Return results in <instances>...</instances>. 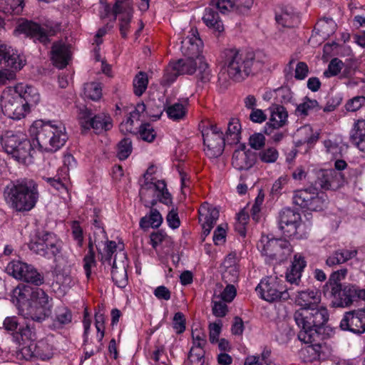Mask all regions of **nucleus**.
<instances>
[{
  "instance_id": "obj_55",
  "label": "nucleus",
  "mask_w": 365,
  "mask_h": 365,
  "mask_svg": "<svg viewBox=\"0 0 365 365\" xmlns=\"http://www.w3.org/2000/svg\"><path fill=\"white\" fill-rule=\"evenodd\" d=\"M138 133L140 138L148 143L153 142L156 137V132L150 123L142 124Z\"/></svg>"
},
{
  "instance_id": "obj_34",
  "label": "nucleus",
  "mask_w": 365,
  "mask_h": 365,
  "mask_svg": "<svg viewBox=\"0 0 365 365\" xmlns=\"http://www.w3.org/2000/svg\"><path fill=\"white\" fill-rule=\"evenodd\" d=\"M204 24L212 31L213 33L220 35L224 30V24L218 13L212 8H206L202 18Z\"/></svg>"
},
{
  "instance_id": "obj_30",
  "label": "nucleus",
  "mask_w": 365,
  "mask_h": 365,
  "mask_svg": "<svg viewBox=\"0 0 365 365\" xmlns=\"http://www.w3.org/2000/svg\"><path fill=\"white\" fill-rule=\"evenodd\" d=\"M306 265L307 262L304 257L299 254L294 255L292 265L286 274L287 280L291 284H299Z\"/></svg>"
},
{
  "instance_id": "obj_38",
  "label": "nucleus",
  "mask_w": 365,
  "mask_h": 365,
  "mask_svg": "<svg viewBox=\"0 0 365 365\" xmlns=\"http://www.w3.org/2000/svg\"><path fill=\"white\" fill-rule=\"evenodd\" d=\"M199 220L203 224L214 226L219 218V211L207 202L202 204L199 209Z\"/></svg>"
},
{
  "instance_id": "obj_13",
  "label": "nucleus",
  "mask_w": 365,
  "mask_h": 365,
  "mask_svg": "<svg viewBox=\"0 0 365 365\" xmlns=\"http://www.w3.org/2000/svg\"><path fill=\"white\" fill-rule=\"evenodd\" d=\"M255 290L262 299L269 302L287 300L290 297L289 289L285 288L277 277L262 279Z\"/></svg>"
},
{
  "instance_id": "obj_5",
  "label": "nucleus",
  "mask_w": 365,
  "mask_h": 365,
  "mask_svg": "<svg viewBox=\"0 0 365 365\" xmlns=\"http://www.w3.org/2000/svg\"><path fill=\"white\" fill-rule=\"evenodd\" d=\"M202 46V41L199 37L197 29L192 28L190 34L181 41V51L187 57L173 62V68H176L180 75H191L195 73L198 63L197 58L200 56Z\"/></svg>"
},
{
  "instance_id": "obj_31",
  "label": "nucleus",
  "mask_w": 365,
  "mask_h": 365,
  "mask_svg": "<svg viewBox=\"0 0 365 365\" xmlns=\"http://www.w3.org/2000/svg\"><path fill=\"white\" fill-rule=\"evenodd\" d=\"M72 318V312L68 308L64 306L58 307L52 317L50 328L53 330L61 329L71 323Z\"/></svg>"
},
{
  "instance_id": "obj_47",
  "label": "nucleus",
  "mask_w": 365,
  "mask_h": 365,
  "mask_svg": "<svg viewBox=\"0 0 365 365\" xmlns=\"http://www.w3.org/2000/svg\"><path fill=\"white\" fill-rule=\"evenodd\" d=\"M205 350L199 348H191L185 365H204Z\"/></svg>"
},
{
  "instance_id": "obj_44",
  "label": "nucleus",
  "mask_w": 365,
  "mask_h": 365,
  "mask_svg": "<svg viewBox=\"0 0 365 365\" xmlns=\"http://www.w3.org/2000/svg\"><path fill=\"white\" fill-rule=\"evenodd\" d=\"M44 180L58 191L67 190L69 174L66 172L64 175L58 172V174L55 177L44 178Z\"/></svg>"
},
{
  "instance_id": "obj_10",
  "label": "nucleus",
  "mask_w": 365,
  "mask_h": 365,
  "mask_svg": "<svg viewBox=\"0 0 365 365\" xmlns=\"http://www.w3.org/2000/svg\"><path fill=\"white\" fill-rule=\"evenodd\" d=\"M59 25L53 21H46L39 24L31 21H25L19 24L17 31L43 45L50 43V38L59 31Z\"/></svg>"
},
{
  "instance_id": "obj_37",
  "label": "nucleus",
  "mask_w": 365,
  "mask_h": 365,
  "mask_svg": "<svg viewBox=\"0 0 365 365\" xmlns=\"http://www.w3.org/2000/svg\"><path fill=\"white\" fill-rule=\"evenodd\" d=\"M319 133L318 131H314L312 127L309 125H304L299 128L296 133L297 143L300 145L307 144L312 145L319 139Z\"/></svg>"
},
{
  "instance_id": "obj_60",
  "label": "nucleus",
  "mask_w": 365,
  "mask_h": 365,
  "mask_svg": "<svg viewBox=\"0 0 365 365\" xmlns=\"http://www.w3.org/2000/svg\"><path fill=\"white\" fill-rule=\"evenodd\" d=\"M342 66L343 62L341 60L334 58L329 62L328 68L324 72V76L327 78L335 76L340 73Z\"/></svg>"
},
{
  "instance_id": "obj_33",
  "label": "nucleus",
  "mask_w": 365,
  "mask_h": 365,
  "mask_svg": "<svg viewBox=\"0 0 365 365\" xmlns=\"http://www.w3.org/2000/svg\"><path fill=\"white\" fill-rule=\"evenodd\" d=\"M295 302L303 309H310L319 304L321 302V294L315 289L299 292Z\"/></svg>"
},
{
  "instance_id": "obj_28",
  "label": "nucleus",
  "mask_w": 365,
  "mask_h": 365,
  "mask_svg": "<svg viewBox=\"0 0 365 365\" xmlns=\"http://www.w3.org/2000/svg\"><path fill=\"white\" fill-rule=\"evenodd\" d=\"M13 87L20 94L29 111L31 107L36 106L39 103L41 97L36 88L22 83H17Z\"/></svg>"
},
{
  "instance_id": "obj_32",
  "label": "nucleus",
  "mask_w": 365,
  "mask_h": 365,
  "mask_svg": "<svg viewBox=\"0 0 365 365\" xmlns=\"http://www.w3.org/2000/svg\"><path fill=\"white\" fill-rule=\"evenodd\" d=\"M357 255V250L338 249L334 251L326 259V264L329 267H334L346 263Z\"/></svg>"
},
{
  "instance_id": "obj_27",
  "label": "nucleus",
  "mask_w": 365,
  "mask_h": 365,
  "mask_svg": "<svg viewBox=\"0 0 365 365\" xmlns=\"http://www.w3.org/2000/svg\"><path fill=\"white\" fill-rule=\"evenodd\" d=\"M22 354L28 357H38L43 360L48 359L51 355V346L45 339L37 342L30 341L29 345L21 349Z\"/></svg>"
},
{
  "instance_id": "obj_21",
  "label": "nucleus",
  "mask_w": 365,
  "mask_h": 365,
  "mask_svg": "<svg viewBox=\"0 0 365 365\" xmlns=\"http://www.w3.org/2000/svg\"><path fill=\"white\" fill-rule=\"evenodd\" d=\"M343 330L361 334L365 332V309H358L346 312L340 322Z\"/></svg>"
},
{
  "instance_id": "obj_17",
  "label": "nucleus",
  "mask_w": 365,
  "mask_h": 365,
  "mask_svg": "<svg viewBox=\"0 0 365 365\" xmlns=\"http://www.w3.org/2000/svg\"><path fill=\"white\" fill-rule=\"evenodd\" d=\"M81 126L85 130L93 129L95 133H101L109 130L113 127L112 119L106 113L93 115L91 110L85 108L79 113Z\"/></svg>"
},
{
  "instance_id": "obj_50",
  "label": "nucleus",
  "mask_w": 365,
  "mask_h": 365,
  "mask_svg": "<svg viewBox=\"0 0 365 365\" xmlns=\"http://www.w3.org/2000/svg\"><path fill=\"white\" fill-rule=\"evenodd\" d=\"M227 302H225L222 299H220V297L217 296L216 292L213 294L212 300V314L217 317H225L228 311L227 306L226 304Z\"/></svg>"
},
{
  "instance_id": "obj_14",
  "label": "nucleus",
  "mask_w": 365,
  "mask_h": 365,
  "mask_svg": "<svg viewBox=\"0 0 365 365\" xmlns=\"http://www.w3.org/2000/svg\"><path fill=\"white\" fill-rule=\"evenodd\" d=\"M292 199L295 205L311 211L322 210L326 205V199L323 195H319L317 187L295 190Z\"/></svg>"
},
{
  "instance_id": "obj_7",
  "label": "nucleus",
  "mask_w": 365,
  "mask_h": 365,
  "mask_svg": "<svg viewBox=\"0 0 365 365\" xmlns=\"http://www.w3.org/2000/svg\"><path fill=\"white\" fill-rule=\"evenodd\" d=\"M153 166L148 168L144 174L145 182L141 185L139 192L140 199L145 202H148V197L152 194L153 198L150 202L151 206L155 205L158 201L168 205L172 203L171 195L168 192L164 180L150 178L153 173Z\"/></svg>"
},
{
  "instance_id": "obj_25",
  "label": "nucleus",
  "mask_w": 365,
  "mask_h": 365,
  "mask_svg": "<svg viewBox=\"0 0 365 365\" xmlns=\"http://www.w3.org/2000/svg\"><path fill=\"white\" fill-rule=\"evenodd\" d=\"M253 3L254 0H211L210 6L216 7L222 14L230 11L245 14Z\"/></svg>"
},
{
  "instance_id": "obj_48",
  "label": "nucleus",
  "mask_w": 365,
  "mask_h": 365,
  "mask_svg": "<svg viewBox=\"0 0 365 365\" xmlns=\"http://www.w3.org/2000/svg\"><path fill=\"white\" fill-rule=\"evenodd\" d=\"M197 81H200L202 83H208L211 80L212 76L211 71L209 68L208 64L204 61V58L201 56H200L199 58H197Z\"/></svg>"
},
{
  "instance_id": "obj_22",
  "label": "nucleus",
  "mask_w": 365,
  "mask_h": 365,
  "mask_svg": "<svg viewBox=\"0 0 365 365\" xmlns=\"http://www.w3.org/2000/svg\"><path fill=\"white\" fill-rule=\"evenodd\" d=\"M128 265L126 253L123 250L116 252L113 262L111 275L113 281L118 287L123 288L128 284Z\"/></svg>"
},
{
  "instance_id": "obj_49",
  "label": "nucleus",
  "mask_w": 365,
  "mask_h": 365,
  "mask_svg": "<svg viewBox=\"0 0 365 365\" xmlns=\"http://www.w3.org/2000/svg\"><path fill=\"white\" fill-rule=\"evenodd\" d=\"M84 95L86 98L93 101H98L102 96V87L99 83L90 82L84 85Z\"/></svg>"
},
{
  "instance_id": "obj_58",
  "label": "nucleus",
  "mask_w": 365,
  "mask_h": 365,
  "mask_svg": "<svg viewBox=\"0 0 365 365\" xmlns=\"http://www.w3.org/2000/svg\"><path fill=\"white\" fill-rule=\"evenodd\" d=\"M26 323L25 326L19 328V333L22 337H25L30 341H34L36 337V327L34 325L35 322H32L31 319Z\"/></svg>"
},
{
  "instance_id": "obj_4",
  "label": "nucleus",
  "mask_w": 365,
  "mask_h": 365,
  "mask_svg": "<svg viewBox=\"0 0 365 365\" xmlns=\"http://www.w3.org/2000/svg\"><path fill=\"white\" fill-rule=\"evenodd\" d=\"M31 130H36V140L39 148L53 153L61 149L68 137L65 125L59 121H36Z\"/></svg>"
},
{
  "instance_id": "obj_11",
  "label": "nucleus",
  "mask_w": 365,
  "mask_h": 365,
  "mask_svg": "<svg viewBox=\"0 0 365 365\" xmlns=\"http://www.w3.org/2000/svg\"><path fill=\"white\" fill-rule=\"evenodd\" d=\"M1 108L4 114L14 120H20L29 113L13 86L6 87L1 96Z\"/></svg>"
},
{
  "instance_id": "obj_24",
  "label": "nucleus",
  "mask_w": 365,
  "mask_h": 365,
  "mask_svg": "<svg viewBox=\"0 0 365 365\" xmlns=\"http://www.w3.org/2000/svg\"><path fill=\"white\" fill-rule=\"evenodd\" d=\"M24 57L12 47L0 44V64L14 70H20L25 65Z\"/></svg>"
},
{
  "instance_id": "obj_39",
  "label": "nucleus",
  "mask_w": 365,
  "mask_h": 365,
  "mask_svg": "<svg viewBox=\"0 0 365 365\" xmlns=\"http://www.w3.org/2000/svg\"><path fill=\"white\" fill-rule=\"evenodd\" d=\"M241 129V125L238 118H232L230 120L227 131L224 135L227 144H237L240 142Z\"/></svg>"
},
{
  "instance_id": "obj_23",
  "label": "nucleus",
  "mask_w": 365,
  "mask_h": 365,
  "mask_svg": "<svg viewBox=\"0 0 365 365\" xmlns=\"http://www.w3.org/2000/svg\"><path fill=\"white\" fill-rule=\"evenodd\" d=\"M113 14L115 19L117 15H119L120 32L123 38H126L130 31V24L133 16L132 7L129 4L118 0L113 7Z\"/></svg>"
},
{
  "instance_id": "obj_18",
  "label": "nucleus",
  "mask_w": 365,
  "mask_h": 365,
  "mask_svg": "<svg viewBox=\"0 0 365 365\" xmlns=\"http://www.w3.org/2000/svg\"><path fill=\"white\" fill-rule=\"evenodd\" d=\"M279 227L287 237L302 238L300 214L290 208L282 209L279 214Z\"/></svg>"
},
{
  "instance_id": "obj_63",
  "label": "nucleus",
  "mask_w": 365,
  "mask_h": 365,
  "mask_svg": "<svg viewBox=\"0 0 365 365\" xmlns=\"http://www.w3.org/2000/svg\"><path fill=\"white\" fill-rule=\"evenodd\" d=\"M317 29L324 36H329L334 32L335 25L332 19L321 20L317 24Z\"/></svg>"
},
{
  "instance_id": "obj_16",
  "label": "nucleus",
  "mask_w": 365,
  "mask_h": 365,
  "mask_svg": "<svg viewBox=\"0 0 365 365\" xmlns=\"http://www.w3.org/2000/svg\"><path fill=\"white\" fill-rule=\"evenodd\" d=\"M6 272L17 279L37 286L42 284L44 282L42 274L34 267L19 260L10 262L6 267Z\"/></svg>"
},
{
  "instance_id": "obj_54",
  "label": "nucleus",
  "mask_w": 365,
  "mask_h": 365,
  "mask_svg": "<svg viewBox=\"0 0 365 365\" xmlns=\"http://www.w3.org/2000/svg\"><path fill=\"white\" fill-rule=\"evenodd\" d=\"M173 67V62L170 63L167 67L161 80L162 85L165 86H170L176 80L177 77L180 75V73H178V71Z\"/></svg>"
},
{
  "instance_id": "obj_2",
  "label": "nucleus",
  "mask_w": 365,
  "mask_h": 365,
  "mask_svg": "<svg viewBox=\"0 0 365 365\" xmlns=\"http://www.w3.org/2000/svg\"><path fill=\"white\" fill-rule=\"evenodd\" d=\"M328 310L324 307L302 309L294 313V320L301 328L298 338L305 344H311L309 349H313V343L319 338V329L328 321Z\"/></svg>"
},
{
  "instance_id": "obj_51",
  "label": "nucleus",
  "mask_w": 365,
  "mask_h": 365,
  "mask_svg": "<svg viewBox=\"0 0 365 365\" xmlns=\"http://www.w3.org/2000/svg\"><path fill=\"white\" fill-rule=\"evenodd\" d=\"M259 159L264 163H273L279 158V152L274 147L266 148L258 153Z\"/></svg>"
},
{
  "instance_id": "obj_12",
  "label": "nucleus",
  "mask_w": 365,
  "mask_h": 365,
  "mask_svg": "<svg viewBox=\"0 0 365 365\" xmlns=\"http://www.w3.org/2000/svg\"><path fill=\"white\" fill-rule=\"evenodd\" d=\"M201 128L206 155L210 158H217L222 155L227 141L221 129L210 122H207Z\"/></svg>"
},
{
  "instance_id": "obj_15",
  "label": "nucleus",
  "mask_w": 365,
  "mask_h": 365,
  "mask_svg": "<svg viewBox=\"0 0 365 365\" xmlns=\"http://www.w3.org/2000/svg\"><path fill=\"white\" fill-rule=\"evenodd\" d=\"M289 243L282 239L269 238L262 236L257 244V247L263 255L271 259L282 261L290 252Z\"/></svg>"
},
{
  "instance_id": "obj_64",
  "label": "nucleus",
  "mask_w": 365,
  "mask_h": 365,
  "mask_svg": "<svg viewBox=\"0 0 365 365\" xmlns=\"http://www.w3.org/2000/svg\"><path fill=\"white\" fill-rule=\"evenodd\" d=\"M236 289L232 284H228L217 296L225 302H231L236 296Z\"/></svg>"
},
{
  "instance_id": "obj_52",
  "label": "nucleus",
  "mask_w": 365,
  "mask_h": 365,
  "mask_svg": "<svg viewBox=\"0 0 365 365\" xmlns=\"http://www.w3.org/2000/svg\"><path fill=\"white\" fill-rule=\"evenodd\" d=\"M224 266L227 268L225 270L223 277H227V274L231 272H233L232 278L230 279L231 281H235L239 274V272L237 267L235 266V255L230 254L228 255L224 261Z\"/></svg>"
},
{
  "instance_id": "obj_53",
  "label": "nucleus",
  "mask_w": 365,
  "mask_h": 365,
  "mask_svg": "<svg viewBox=\"0 0 365 365\" xmlns=\"http://www.w3.org/2000/svg\"><path fill=\"white\" fill-rule=\"evenodd\" d=\"M192 346L191 348H199L204 349L207 343L206 334L201 329H195L192 330Z\"/></svg>"
},
{
  "instance_id": "obj_3",
  "label": "nucleus",
  "mask_w": 365,
  "mask_h": 365,
  "mask_svg": "<svg viewBox=\"0 0 365 365\" xmlns=\"http://www.w3.org/2000/svg\"><path fill=\"white\" fill-rule=\"evenodd\" d=\"M4 196L8 205L16 212L29 211L38 199V187L33 180H17L6 186Z\"/></svg>"
},
{
  "instance_id": "obj_26",
  "label": "nucleus",
  "mask_w": 365,
  "mask_h": 365,
  "mask_svg": "<svg viewBox=\"0 0 365 365\" xmlns=\"http://www.w3.org/2000/svg\"><path fill=\"white\" fill-rule=\"evenodd\" d=\"M270 118L265 124L264 131L267 135H271L274 130L283 127L287 122L288 114L286 109L279 105L269 108Z\"/></svg>"
},
{
  "instance_id": "obj_36",
  "label": "nucleus",
  "mask_w": 365,
  "mask_h": 365,
  "mask_svg": "<svg viewBox=\"0 0 365 365\" xmlns=\"http://www.w3.org/2000/svg\"><path fill=\"white\" fill-rule=\"evenodd\" d=\"M35 289L26 284L19 285L13 292V297L16 299L17 306L21 312V308H26L30 299H32Z\"/></svg>"
},
{
  "instance_id": "obj_1",
  "label": "nucleus",
  "mask_w": 365,
  "mask_h": 365,
  "mask_svg": "<svg viewBox=\"0 0 365 365\" xmlns=\"http://www.w3.org/2000/svg\"><path fill=\"white\" fill-rule=\"evenodd\" d=\"M223 70L230 78L241 81L250 73L261 71L267 61L261 52H245L236 48L225 49L222 54Z\"/></svg>"
},
{
  "instance_id": "obj_9",
  "label": "nucleus",
  "mask_w": 365,
  "mask_h": 365,
  "mask_svg": "<svg viewBox=\"0 0 365 365\" xmlns=\"http://www.w3.org/2000/svg\"><path fill=\"white\" fill-rule=\"evenodd\" d=\"M29 247L34 252L48 259L56 257L61 250V242L56 236L44 230L35 232Z\"/></svg>"
},
{
  "instance_id": "obj_8",
  "label": "nucleus",
  "mask_w": 365,
  "mask_h": 365,
  "mask_svg": "<svg viewBox=\"0 0 365 365\" xmlns=\"http://www.w3.org/2000/svg\"><path fill=\"white\" fill-rule=\"evenodd\" d=\"M2 144L5 151L21 163H26L34 152L31 141L21 133H7L2 139Z\"/></svg>"
},
{
  "instance_id": "obj_41",
  "label": "nucleus",
  "mask_w": 365,
  "mask_h": 365,
  "mask_svg": "<svg viewBox=\"0 0 365 365\" xmlns=\"http://www.w3.org/2000/svg\"><path fill=\"white\" fill-rule=\"evenodd\" d=\"M348 273V269L346 268H342L338 269L336 271L333 272L326 282V284L323 287V293L324 296L327 294V292H329L330 289L333 287L336 288L340 286H342L341 281L344 280Z\"/></svg>"
},
{
  "instance_id": "obj_62",
  "label": "nucleus",
  "mask_w": 365,
  "mask_h": 365,
  "mask_svg": "<svg viewBox=\"0 0 365 365\" xmlns=\"http://www.w3.org/2000/svg\"><path fill=\"white\" fill-rule=\"evenodd\" d=\"M173 327L177 334H182L185 330V319L182 313L175 314Z\"/></svg>"
},
{
  "instance_id": "obj_20",
  "label": "nucleus",
  "mask_w": 365,
  "mask_h": 365,
  "mask_svg": "<svg viewBox=\"0 0 365 365\" xmlns=\"http://www.w3.org/2000/svg\"><path fill=\"white\" fill-rule=\"evenodd\" d=\"M355 284H347L329 289L326 296L331 298V304L334 307H349L355 301Z\"/></svg>"
},
{
  "instance_id": "obj_45",
  "label": "nucleus",
  "mask_w": 365,
  "mask_h": 365,
  "mask_svg": "<svg viewBox=\"0 0 365 365\" xmlns=\"http://www.w3.org/2000/svg\"><path fill=\"white\" fill-rule=\"evenodd\" d=\"M83 346L84 356L81 360H86L101 351L103 347V342L96 339V342L95 343L90 340L88 337H84Z\"/></svg>"
},
{
  "instance_id": "obj_35",
  "label": "nucleus",
  "mask_w": 365,
  "mask_h": 365,
  "mask_svg": "<svg viewBox=\"0 0 365 365\" xmlns=\"http://www.w3.org/2000/svg\"><path fill=\"white\" fill-rule=\"evenodd\" d=\"M275 19L283 27H294L299 22V17L292 8L284 7L276 12Z\"/></svg>"
},
{
  "instance_id": "obj_59",
  "label": "nucleus",
  "mask_w": 365,
  "mask_h": 365,
  "mask_svg": "<svg viewBox=\"0 0 365 365\" xmlns=\"http://www.w3.org/2000/svg\"><path fill=\"white\" fill-rule=\"evenodd\" d=\"M318 107L319 103L316 100L306 98L303 103L297 106L296 111L301 115H307L309 110L317 109Z\"/></svg>"
},
{
  "instance_id": "obj_19",
  "label": "nucleus",
  "mask_w": 365,
  "mask_h": 365,
  "mask_svg": "<svg viewBox=\"0 0 365 365\" xmlns=\"http://www.w3.org/2000/svg\"><path fill=\"white\" fill-rule=\"evenodd\" d=\"M314 175V185L324 190L338 189L344 182L343 175L334 169L317 170Z\"/></svg>"
},
{
  "instance_id": "obj_43",
  "label": "nucleus",
  "mask_w": 365,
  "mask_h": 365,
  "mask_svg": "<svg viewBox=\"0 0 365 365\" xmlns=\"http://www.w3.org/2000/svg\"><path fill=\"white\" fill-rule=\"evenodd\" d=\"M187 104L188 100L185 99L182 103L178 102L168 106L166 110L168 117L174 120L182 119L186 115Z\"/></svg>"
},
{
  "instance_id": "obj_56",
  "label": "nucleus",
  "mask_w": 365,
  "mask_h": 365,
  "mask_svg": "<svg viewBox=\"0 0 365 365\" xmlns=\"http://www.w3.org/2000/svg\"><path fill=\"white\" fill-rule=\"evenodd\" d=\"M132 152L131 140L125 138L118 143V157L123 160L126 159Z\"/></svg>"
},
{
  "instance_id": "obj_61",
  "label": "nucleus",
  "mask_w": 365,
  "mask_h": 365,
  "mask_svg": "<svg viewBox=\"0 0 365 365\" xmlns=\"http://www.w3.org/2000/svg\"><path fill=\"white\" fill-rule=\"evenodd\" d=\"M323 144L326 152L331 154L333 158H336L341 154V147L335 140H325Z\"/></svg>"
},
{
  "instance_id": "obj_6",
  "label": "nucleus",
  "mask_w": 365,
  "mask_h": 365,
  "mask_svg": "<svg viewBox=\"0 0 365 365\" xmlns=\"http://www.w3.org/2000/svg\"><path fill=\"white\" fill-rule=\"evenodd\" d=\"M51 301L43 289L35 288L32 299H29L26 308L21 309V314L25 319L41 323L51 314Z\"/></svg>"
},
{
  "instance_id": "obj_46",
  "label": "nucleus",
  "mask_w": 365,
  "mask_h": 365,
  "mask_svg": "<svg viewBox=\"0 0 365 365\" xmlns=\"http://www.w3.org/2000/svg\"><path fill=\"white\" fill-rule=\"evenodd\" d=\"M148 84V78L146 73L140 71L135 76L133 86V92L137 96H140L145 91Z\"/></svg>"
},
{
  "instance_id": "obj_29",
  "label": "nucleus",
  "mask_w": 365,
  "mask_h": 365,
  "mask_svg": "<svg viewBox=\"0 0 365 365\" xmlns=\"http://www.w3.org/2000/svg\"><path fill=\"white\" fill-rule=\"evenodd\" d=\"M51 55L54 65L63 68L68 63L71 58V51L68 45L62 41H57L52 46Z\"/></svg>"
},
{
  "instance_id": "obj_42",
  "label": "nucleus",
  "mask_w": 365,
  "mask_h": 365,
  "mask_svg": "<svg viewBox=\"0 0 365 365\" xmlns=\"http://www.w3.org/2000/svg\"><path fill=\"white\" fill-rule=\"evenodd\" d=\"M163 222V217L159 211L156 209H151L148 215L142 217L140 221V226L143 229L150 227L158 228Z\"/></svg>"
},
{
  "instance_id": "obj_40",
  "label": "nucleus",
  "mask_w": 365,
  "mask_h": 365,
  "mask_svg": "<svg viewBox=\"0 0 365 365\" xmlns=\"http://www.w3.org/2000/svg\"><path fill=\"white\" fill-rule=\"evenodd\" d=\"M232 164L237 170H247L253 165L254 160L245 151L235 150L232 155Z\"/></svg>"
},
{
  "instance_id": "obj_57",
  "label": "nucleus",
  "mask_w": 365,
  "mask_h": 365,
  "mask_svg": "<svg viewBox=\"0 0 365 365\" xmlns=\"http://www.w3.org/2000/svg\"><path fill=\"white\" fill-rule=\"evenodd\" d=\"M105 315L98 311L95 314V327L97 330L96 339L103 341L105 335Z\"/></svg>"
}]
</instances>
